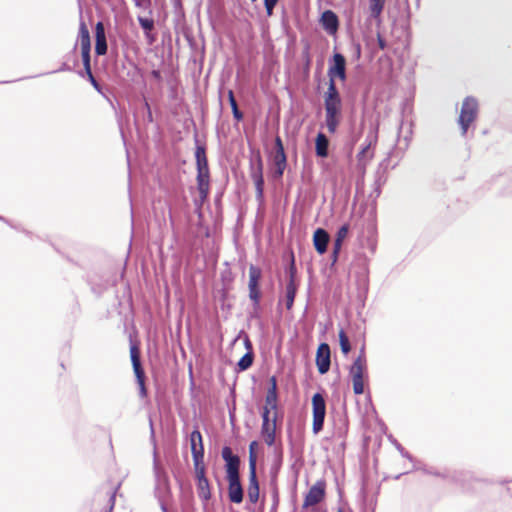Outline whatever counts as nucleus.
Segmentation results:
<instances>
[{
    "mask_svg": "<svg viewBox=\"0 0 512 512\" xmlns=\"http://www.w3.org/2000/svg\"><path fill=\"white\" fill-rule=\"evenodd\" d=\"M281 152H285L284 151V147H283V143H282L280 137H276L274 153H281Z\"/></svg>",
    "mask_w": 512,
    "mask_h": 512,
    "instance_id": "40",
    "label": "nucleus"
},
{
    "mask_svg": "<svg viewBox=\"0 0 512 512\" xmlns=\"http://www.w3.org/2000/svg\"><path fill=\"white\" fill-rule=\"evenodd\" d=\"M378 45L382 50L386 47V42L380 35H378Z\"/></svg>",
    "mask_w": 512,
    "mask_h": 512,
    "instance_id": "42",
    "label": "nucleus"
},
{
    "mask_svg": "<svg viewBox=\"0 0 512 512\" xmlns=\"http://www.w3.org/2000/svg\"><path fill=\"white\" fill-rule=\"evenodd\" d=\"M342 243L341 241L339 240H334V244H333V262H336L337 260V257H338V254L341 250V247H342Z\"/></svg>",
    "mask_w": 512,
    "mask_h": 512,
    "instance_id": "36",
    "label": "nucleus"
},
{
    "mask_svg": "<svg viewBox=\"0 0 512 512\" xmlns=\"http://www.w3.org/2000/svg\"><path fill=\"white\" fill-rule=\"evenodd\" d=\"M260 278H261V270L258 267L251 265L249 267L248 286H252V287L258 286Z\"/></svg>",
    "mask_w": 512,
    "mask_h": 512,
    "instance_id": "26",
    "label": "nucleus"
},
{
    "mask_svg": "<svg viewBox=\"0 0 512 512\" xmlns=\"http://www.w3.org/2000/svg\"><path fill=\"white\" fill-rule=\"evenodd\" d=\"M262 429L261 434L265 443L269 446H272L275 442V431H276V417L272 415V417L264 416L262 417Z\"/></svg>",
    "mask_w": 512,
    "mask_h": 512,
    "instance_id": "6",
    "label": "nucleus"
},
{
    "mask_svg": "<svg viewBox=\"0 0 512 512\" xmlns=\"http://www.w3.org/2000/svg\"><path fill=\"white\" fill-rule=\"evenodd\" d=\"M366 373L367 363L364 355V349H362L361 354L355 359L349 371L353 383V391L357 395L364 392V377Z\"/></svg>",
    "mask_w": 512,
    "mask_h": 512,
    "instance_id": "2",
    "label": "nucleus"
},
{
    "mask_svg": "<svg viewBox=\"0 0 512 512\" xmlns=\"http://www.w3.org/2000/svg\"><path fill=\"white\" fill-rule=\"evenodd\" d=\"M252 2H255L256 0H251Z\"/></svg>",
    "mask_w": 512,
    "mask_h": 512,
    "instance_id": "45",
    "label": "nucleus"
},
{
    "mask_svg": "<svg viewBox=\"0 0 512 512\" xmlns=\"http://www.w3.org/2000/svg\"><path fill=\"white\" fill-rule=\"evenodd\" d=\"M95 52L97 55H104L107 52V43L105 29L102 22H98L95 27Z\"/></svg>",
    "mask_w": 512,
    "mask_h": 512,
    "instance_id": "13",
    "label": "nucleus"
},
{
    "mask_svg": "<svg viewBox=\"0 0 512 512\" xmlns=\"http://www.w3.org/2000/svg\"><path fill=\"white\" fill-rule=\"evenodd\" d=\"M277 387H276V379L275 377L271 378V387L269 388L266 398H265V406L263 408L262 417H272L274 415L276 417L277 414Z\"/></svg>",
    "mask_w": 512,
    "mask_h": 512,
    "instance_id": "5",
    "label": "nucleus"
},
{
    "mask_svg": "<svg viewBox=\"0 0 512 512\" xmlns=\"http://www.w3.org/2000/svg\"><path fill=\"white\" fill-rule=\"evenodd\" d=\"M333 61H334V64L328 70V75L330 77V81L331 80L334 81V77H339L341 80H345V78H346L345 58L341 54L336 53L333 56Z\"/></svg>",
    "mask_w": 512,
    "mask_h": 512,
    "instance_id": "12",
    "label": "nucleus"
},
{
    "mask_svg": "<svg viewBox=\"0 0 512 512\" xmlns=\"http://www.w3.org/2000/svg\"><path fill=\"white\" fill-rule=\"evenodd\" d=\"M370 146H371V143H368L358 153L357 158H358L359 162H362L363 160H365V158L367 157V154L369 152Z\"/></svg>",
    "mask_w": 512,
    "mask_h": 512,
    "instance_id": "37",
    "label": "nucleus"
},
{
    "mask_svg": "<svg viewBox=\"0 0 512 512\" xmlns=\"http://www.w3.org/2000/svg\"><path fill=\"white\" fill-rule=\"evenodd\" d=\"M239 458H231L226 462L227 479L239 478Z\"/></svg>",
    "mask_w": 512,
    "mask_h": 512,
    "instance_id": "25",
    "label": "nucleus"
},
{
    "mask_svg": "<svg viewBox=\"0 0 512 512\" xmlns=\"http://www.w3.org/2000/svg\"><path fill=\"white\" fill-rule=\"evenodd\" d=\"M251 177L255 183L258 196H262L264 179H263V164H262V160L260 157L258 158L257 166L253 169V171L251 173Z\"/></svg>",
    "mask_w": 512,
    "mask_h": 512,
    "instance_id": "19",
    "label": "nucleus"
},
{
    "mask_svg": "<svg viewBox=\"0 0 512 512\" xmlns=\"http://www.w3.org/2000/svg\"><path fill=\"white\" fill-rule=\"evenodd\" d=\"M312 414V430L314 434H318L323 429L324 419L326 415L325 399L320 393H316L312 397Z\"/></svg>",
    "mask_w": 512,
    "mask_h": 512,
    "instance_id": "4",
    "label": "nucleus"
},
{
    "mask_svg": "<svg viewBox=\"0 0 512 512\" xmlns=\"http://www.w3.org/2000/svg\"><path fill=\"white\" fill-rule=\"evenodd\" d=\"M385 0H370L371 16L378 18L384 8Z\"/></svg>",
    "mask_w": 512,
    "mask_h": 512,
    "instance_id": "27",
    "label": "nucleus"
},
{
    "mask_svg": "<svg viewBox=\"0 0 512 512\" xmlns=\"http://www.w3.org/2000/svg\"><path fill=\"white\" fill-rule=\"evenodd\" d=\"M348 233H349V225L348 224L342 225L337 231L335 240H339V241L343 242L344 239L347 237Z\"/></svg>",
    "mask_w": 512,
    "mask_h": 512,
    "instance_id": "31",
    "label": "nucleus"
},
{
    "mask_svg": "<svg viewBox=\"0 0 512 512\" xmlns=\"http://www.w3.org/2000/svg\"><path fill=\"white\" fill-rule=\"evenodd\" d=\"M82 60L87 71L90 70V49L81 50Z\"/></svg>",
    "mask_w": 512,
    "mask_h": 512,
    "instance_id": "35",
    "label": "nucleus"
},
{
    "mask_svg": "<svg viewBox=\"0 0 512 512\" xmlns=\"http://www.w3.org/2000/svg\"><path fill=\"white\" fill-rule=\"evenodd\" d=\"M258 443L256 441H253L249 445V466L251 463H254V468H256V454L255 449L257 448Z\"/></svg>",
    "mask_w": 512,
    "mask_h": 512,
    "instance_id": "32",
    "label": "nucleus"
},
{
    "mask_svg": "<svg viewBox=\"0 0 512 512\" xmlns=\"http://www.w3.org/2000/svg\"><path fill=\"white\" fill-rule=\"evenodd\" d=\"M325 494V485L323 482H317L315 485H313L309 492L307 493L305 500H304V506H314L318 504L324 497Z\"/></svg>",
    "mask_w": 512,
    "mask_h": 512,
    "instance_id": "11",
    "label": "nucleus"
},
{
    "mask_svg": "<svg viewBox=\"0 0 512 512\" xmlns=\"http://www.w3.org/2000/svg\"><path fill=\"white\" fill-rule=\"evenodd\" d=\"M198 191L202 198H206L209 192V171H197Z\"/></svg>",
    "mask_w": 512,
    "mask_h": 512,
    "instance_id": "21",
    "label": "nucleus"
},
{
    "mask_svg": "<svg viewBox=\"0 0 512 512\" xmlns=\"http://www.w3.org/2000/svg\"><path fill=\"white\" fill-rule=\"evenodd\" d=\"M325 124L330 133H335L341 118V98L333 80L324 96Z\"/></svg>",
    "mask_w": 512,
    "mask_h": 512,
    "instance_id": "1",
    "label": "nucleus"
},
{
    "mask_svg": "<svg viewBox=\"0 0 512 512\" xmlns=\"http://www.w3.org/2000/svg\"><path fill=\"white\" fill-rule=\"evenodd\" d=\"M228 98H229V102H230V105H231V108H232L233 116L235 117V119L241 120L242 117H243V114L238 109L237 102L235 100V97H234V94H233L232 90H229Z\"/></svg>",
    "mask_w": 512,
    "mask_h": 512,
    "instance_id": "30",
    "label": "nucleus"
},
{
    "mask_svg": "<svg viewBox=\"0 0 512 512\" xmlns=\"http://www.w3.org/2000/svg\"><path fill=\"white\" fill-rule=\"evenodd\" d=\"M196 468V477H197V489L198 495L202 500H208L211 496L209 482L205 477L204 467L203 466H195Z\"/></svg>",
    "mask_w": 512,
    "mask_h": 512,
    "instance_id": "10",
    "label": "nucleus"
},
{
    "mask_svg": "<svg viewBox=\"0 0 512 512\" xmlns=\"http://www.w3.org/2000/svg\"><path fill=\"white\" fill-rule=\"evenodd\" d=\"M139 23L141 27L146 31L152 30L154 26L153 21L147 18H139Z\"/></svg>",
    "mask_w": 512,
    "mask_h": 512,
    "instance_id": "34",
    "label": "nucleus"
},
{
    "mask_svg": "<svg viewBox=\"0 0 512 512\" xmlns=\"http://www.w3.org/2000/svg\"><path fill=\"white\" fill-rule=\"evenodd\" d=\"M222 457L225 460V462L231 460V458H236L237 456L233 455L231 452V449L228 447L223 448L222 450Z\"/></svg>",
    "mask_w": 512,
    "mask_h": 512,
    "instance_id": "39",
    "label": "nucleus"
},
{
    "mask_svg": "<svg viewBox=\"0 0 512 512\" xmlns=\"http://www.w3.org/2000/svg\"><path fill=\"white\" fill-rule=\"evenodd\" d=\"M248 287H249V296H250L251 300H253L255 303H258L259 298H260V292H259L258 286H255V287L248 286Z\"/></svg>",
    "mask_w": 512,
    "mask_h": 512,
    "instance_id": "33",
    "label": "nucleus"
},
{
    "mask_svg": "<svg viewBox=\"0 0 512 512\" xmlns=\"http://www.w3.org/2000/svg\"><path fill=\"white\" fill-rule=\"evenodd\" d=\"M478 112V103L472 97H467L461 108L459 116V125L462 129V134L465 135L469 125L475 120Z\"/></svg>",
    "mask_w": 512,
    "mask_h": 512,
    "instance_id": "3",
    "label": "nucleus"
},
{
    "mask_svg": "<svg viewBox=\"0 0 512 512\" xmlns=\"http://www.w3.org/2000/svg\"><path fill=\"white\" fill-rule=\"evenodd\" d=\"M195 157L197 163V171H209L204 147L197 146Z\"/></svg>",
    "mask_w": 512,
    "mask_h": 512,
    "instance_id": "23",
    "label": "nucleus"
},
{
    "mask_svg": "<svg viewBox=\"0 0 512 512\" xmlns=\"http://www.w3.org/2000/svg\"><path fill=\"white\" fill-rule=\"evenodd\" d=\"M79 40L81 50H88L91 47L90 34L84 22L80 23Z\"/></svg>",
    "mask_w": 512,
    "mask_h": 512,
    "instance_id": "24",
    "label": "nucleus"
},
{
    "mask_svg": "<svg viewBox=\"0 0 512 512\" xmlns=\"http://www.w3.org/2000/svg\"><path fill=\"white\" fill-rule=\"evenodd\" d=\"M190 442L195 466H199L204 456V447L202 444V435L198 430H194L191 433Z\"/></svg>",
    "mask_w": 512,
    "mask_h": 512,
    "instance_id": "8",
    "label": "nucleus"
},
{
    "mask_svg": "<svg viewBox=\"0 0 512 512\" xmlns=\"http://www.w3.org/2000/svg\"><path fill=\"white\" fill-rule=\"evenodd\" d=\"M229 483V499L233 503H241L243 500V490L239 478L227 479Z\"/></svg>",
    "mask_w": 512,
    "mask_h": 512,
    "instance_id": "16",
    "label": "nucleus"
},
{
    "mask_svg": "<svg viewBox=\"0 0 512 512\" xmlns=\"http://www.w3.org/2000/svg\"><path fill=\"white\" fill-rule=\"evenodd\" d=\"M338 512H342L341 510H339Z\"/></svg>",
    "mask_w": 512,
    "mask_h": 512,
    "instance_id": "46",
    "label": "nucleus"
},
{
    "mask_svg": "<svg viewBox=\"0 0 512 512\" xmlns=\"http://www.w3.org/2000/svg\"><path fill=\"white\" fill-rule=\"evenodd\" d=\"M153 75H154L155 77H158V76H159V72H158V71H153Z\"/></svg>",
    "mask_w": 512,
    "mask_h": 512,
    "instance_id": "44",
    "label": "nucleus"
},
{
    "mask_svg": "<svg viewBox=\"0 0 512 512\" xmlns=\"http://www.w3.org/2000/svg\"><path fill=\"white\" fill-rule=\"evenodd\" d=\"M130 356H131L134 373H135L138 383L140 385L141 394L145 395L146 390H145V386H144V372L141 368L139 349L137 348V346L132 345L130 347Z\"/></svg>",
    "mask_w": 512,
    "mask_h": 512,
    "instance_id": "7",
    "label": "nucleus"
},
{
    "mask_svg": "<svg viewBox=\"0 0 512 512\" xmlns=\"http://www.w3.org/2000/svg\"><path fill=\"white\" fill-rule=\"evenodd\" d=\"M329 234L322 228H318L313 235V244L319 254H324L327 251L329 242Z\"/></svg>",
    "mask_w": 512,
    "mask_h": 512,
    "instance_id": "15",
    "label": "nucleus"
},
{
    "mask_svg": "<svg viewBox=\"0 0 512 512\" xmlns=\"http://www.w3.org/2000/svg\"><path fill=\"white\" fill-rule=\"evenodd\" d=\"M316 364L320 374H325L330 368V348L328 344L319 345L316 355Z\"/></svg>",
    "mask_w": 512,
    "mask_h": 512,
    "instance_id": "9",
    "label": "nucleus"
},
{
    "mask_svg": "<svg viewBox=\"0 0 512 512\" xmlns=\"http://www.w3.org/2000/svg\"><path fill=\"white\" fill-rule=\"evenodd\" d=\"M253 363V355L248 352L238 361L237 366L240 371L247 370Z\"/></svg>",
    "mask_w": 512,
    "mask_h": 512,
    "instance_id": "28",
    "label": "nucleus"
},
{
    "mask_svg": "<svg viewBox=\"0 0 512 512\" xmlns=\"http://www.w3.org/2000/svg\"><path fill=\"white\" fill-rule=\"evenodd\" d=\"M87 72H88V74H89V78H90V81H91L92 85H93L96 89H99V87H98V83H97V82H96V80L94 79V77H93V75H92L91 71L89 70V71H87Z\"/></svg>",
    "mask_w": 512,
    "mask_h": 512,
    "instance_id": "43",
    "label": "nucleus"
},
{
    "mask_svg": "<svg viewBox=\"0 0 512 512\" xmlns=\"http://www.w3.org/2000/svg\"><path fill=\"white\" fill-rule=\"evenodd\" d=\"M288 273H289V280H292V279H293L294 281H296V279H295V273H296V270H295L294 264H292V265L290 266V268H289V272H288Z\"/></svg>",
    "mask_w": 512,
    "mask_h": 512,
    "instance_id": "41",
    "label": "nucleus"
},
{
    "mask_svg": "<svg viewBox=\"0 0 512 512\" xmlns=\"http://www.w3.org/2000/svg\"><path fill=\"white\" fill-rule=\"evenodd\" d=\"M339 342L341 351L343 352V354L347 355L351 350V345L344 330H340L339 332Z\"/></svg>",
    "mask_w": 512,
    "mask_h": 512,
    "instance_id": "29",
    "label": "nucleus"
},
{
    "mask_svg": "<svg viewBox=\"0 0 512 512\" xmlns=\"http://www.w3.org/2000/svg\"><path fill=\"white\" fill-rule=\"evenodd\" d=\"M321 23L329 34H334L338 29V18L336 14L330 10L323 12Z\"/></svg>",
    "mask_w": 512,
    "mask_h": 512,
    "instance_id": "17",
    "label": "nucleus"
},
{
    "mask_svg": "<svg viewBox=\"0 0 512 512\" xmlns=\"http://www.w3.org/2000/svg\"><path fill=\"white\" fill-rule=\"evenodd\" d=\"M277 1L278 0H264V5H265V8H266V11H267L268 15L272 14L273 9H274Z\"/></svg>",
    "mask_w": 512,
    "mask_h": 512,
    "instance_id": "38",
    "label": "nucleus"
},
{
    "mask_svg": "<svg viewBox=\"0 0 512 512\" xmlns=\"http://www.w3.org/2000/svg\"><path fill=\"white\" fill-rule=\"evenodd\" d=\"M329 140L323 133H318L315 140V152L318 157L325 158L328 156Z\"/></svg>",
    "mask_w": 512,
    "mask_h": 512,
    "instance_id": "20",
    "label": "nucleus"
},
{
    "mask_svg": "<svg viewBox=\"0 0 512 512\" xmlns=\"http://www.w3.org/2000/svg\"><path fill=\"white\" fill-rule=\"evenodd\" d=\"M248 497L252 503H256L259 499V484L256 477V468H254V463H251L249 468Z\"/></svg>",
    "mask_w": 512,
    "mask_h": 512,
    "instance_id": "14",
    "label": "nucleus"
},
{
    "mask_svg": "<svg viewBox=\"0 0 512 512\" xmlns=\"http://www.w3.org/2000/svg\"><path fill=\"white\" fill-rule=\"evenodd\" d=\"M287 165V159L285 152L273 153V177L280 179L283 176Z\"/></svg>",
    "mask_w": 512,
    "mask_h": 512,
    "instance_id": "18",
    "label": "nucleus"
},
{
    "mask_svg": "<svg viewBox=\"0 0 512 512\" xmlns=\"http://www.w3.org/2000/svg\"><path fill=\"white\" fill-rule=\"evenodd\" d=\"M297 291V283L296 281L288 280L286 285L285 297H286V307L287 309H291L294 303L295 295Z\"/></svg>",
    "mask_w": 512,
    "mask_h": 512,
    "instance_id": "22",
    "label": "nucleus"
}]
</instances>
